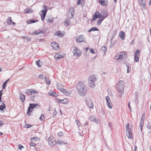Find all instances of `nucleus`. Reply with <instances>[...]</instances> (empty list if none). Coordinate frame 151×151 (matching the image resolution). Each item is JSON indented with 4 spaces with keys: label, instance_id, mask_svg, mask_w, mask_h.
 Masks as SVG:
<instances>
[{
    "label": "nucleus",
    "instance_id": "nucleus-1",
    "mask_svg": "<svg viewBox=\"0 0 151 151\" xmlns=\"http://www.w3.org/2000/svg\"><path fill=\"white\" fill-rule=\"evenodd\" d=\"M76 87L79 94L81 96H85L87 92L84 83L82 81H79L76 84Z\"/></svg>",
    "mask_w": 151,
    "mask_h": 151
},
{
    "label": "nucleus",
    "instance_id": "nucleus-2",
    "mask_svg": "<svg viewBox=\"0 0 151 151\" xmlns=\"http://www.w3.org/2000/svg\"><path fill=\"white\" fill-rule=\"evenodd\" d=\"M124 83L123 81H119L116 86V90L119 92V95L120 97H122L124 93Z\"/></svg>",
    "mask_w": 151,
    "mask_h": 151
},
{
    "label": "nucleus",
    "instance_id": "nucleus-3",
    "mask_svg": "<svg viewBox=\"0 0 151 151\" xmlns=\"http://www.w3.org/2000/svg\"><path fill=\"white\" fill-rule=\"evenodd\" d=\"M96 81V77L95 75H92L90 76L88 78V83L90 87L92 88L94 87L95 82Z\"/></svg>",
    "mask_w": 151,
    "mask_h": 151
},
{
    "label": "nucleus",
    "instance_id": "nucleus-4",
    "mask_svg": "<svg viewBox=\"0 0 151 151\" xmlns=\"http://www.w3.org/2000/svg\"><path fill=\"white\" fill-rule=\"evenodd\" d=\"M74 13V7H70L68 12V16L70 17V19H72L73 18Z\"/></svg>",
    "mask_w": 151,
    "mask_h": 151
},
{
    "label": "nucleus",
    "instance_id": "nucleus-5",
    "mask_svg": "<svg viewBox=\"0 0 151 151\" xmlns=\"http://www.w3.org/2000/svg\"><path fill=\"white\" fill-rule=\"evenodd\" d=\"M85 99L87 105L89 107L92 109L93 107V104L91 99L89 98L86 97Z\"/></svg>",
    "mask_w": 151,
    "mask_h": 151
},
{
    "label": "nucleus",
    "instance_id": "nucleus-6",
    "mask_svg": "<svg viewBox=\"0 0 151 151\" xmlns=\"http://www.w3.org/2000/svg\"><path fill=\"white\" fill-rule=\"evenodd\" d=\"M140 53L139 50L137 49L135 51L134 54V61L136 62H138L139 60V56L140 55Z\"/></svg>",
    "mask_w": 151,
    "mask_h": 151
},
{
    "label": "nucleus",
    "instance_id": "nucleus-7",
    "mask_svg": "<svg viewBox=\"0 0 151 151\" xmlns=\"http://www.w3.org/2000/svg\"><path fill=\"white\" fill-rule=\"evenodd\" d=\"M49 145L51 147L54 146L56 143V142L54 140V138L49 137L48 140Z\"/></svg>",
    "mask_w": 151,
    "mask_h": 151
},
{
    "label": "nucleus",
    "instance_id": "nucleus-8",
    "mask_svg": "<svg viewBox=\"0 0 151 151\" xmlns=\"http://www.w3.org/2000/svg\"><path fill=\"white\" fill-rule=\"evenodd\" d=\"M44 8L45 9L42 11V15H41V19L42 21H43L44 20L45 17L48 10L47 8V7L45 6H44Z\"/></svg>",
    "mask_w": 151,
    "mask_h": 151
},
{
    "label": "nucleus",
    "instance_id": "nucleus-9",
    "mask_svg": "<svg viewBox=\"0 0 151 151\" xmlns=\"http://www.w3.org/2000/svg\"><path fill=\"white\" fill-rule=\"evenodd\" d=\"M85 38L83 35H81L77 36L76 41L79 43L84 42Z\"/></svg>",
    "mask_w": 151,
    "mask_h": 151
},
{
    "label": "nucleus",
    "instance_id": "nucleus-10",
    "mask_svg": "<svg viewBox=\"0 0 151 151\" xmlns=\"http://www.w3.org/2000/svg\"><path fill=\"white\" fill-rule=\"evenodd\" d=\"M106 99L108 106L110 108H112V104L110 100V98L108 96L106 97Z\"/></svg>",
    "mask_w": 151,
    "mask_h": 151
},
{
    "label": "nucleus",
    "instance_id": "nucleus-11",
    "mask_svg": "<svg viewBox=\"0 0 151 151\" xmlns=\"http://www.w3.org/2000/svg\"><path fill=\"white\" fill-rule=\"evenodd\" d=\"M99 2L101 6H106L108 4V0H99Z\"/></svg>",
    "mask_w": 151,
    "mask_h": 151
},
{
    "label": "nucleus",
    "instance_id": "nucleus-12",
    "mask_svg": "<svg viewBox=\"0 0 151 151\" xmlns=\"http://www.w3.org/2000/svg\"><path fill=\"white\" fill-rule=\"evenodd\" d=\"M126 134L127 136L129 138L132 139V136L131 129L129 130H126Z\"/></svg>",
    "mask_w": 151,
    "mask_h": 151
},
{
    "label": "nucleus",
    "instance_id": "nucleus-13",
    "mask_svg": "<svg viewBox=\"0 0 151 151\" xmlns=\"http://www.w3.org/2000/svg\"><path fill=\"white\" fill-rule=\"evenodd\" d=\"M62 53L61 52H60L59 53H58L57 54H56L55 55V58L57 60H59L60 58H64L65 57V55H62Z\"/></svg>",
    "mask_w": 151,
    "mask_h": 151
},
{
    "label": "nucleus",
    "instance_id": "nucleus-14",
    "mask_svg": "<svg viewBox=\"0 0 151 151\" xmlns=\"http://www.w3.org/2000/svg\"><path fill=\"white\" fill-rule=\"evenodd\" d=\"M51 45L52 48L55 50L57 49L58 48H59V45L55 42H52Z\"/></svg>",
    "mask_w": 151,
    "mask_h": 151
},
{
    "label": "nucleus",
    "instance_id": "nucleus-15",
    "mask_svg": "<svg viewBox=\"0 0 151 151\" xmlns=\"http://www.w3.org/2000/svg\"><path fill=\"white\" fill-rule=\"evenodd\" d=\"M101 13L103 16L102 19H104L107 17L108 13L106 10H103L101 12Z\"/></svg>",
    "mask_w": 151,
    "mask_h": 151
},
{
    "label": "nucleus",
    "instance_id": "nucleus-16",
    "mask_svg": "<svg viewBox=\"0 0 151 151\" xmlns=\"http://www.w3.org/2000/svg\"><path fill=\"white\" fill-rule=\"evenodd\" d=\"M58 100L59 103L63 104H66L68 103V101L66 99H58Z\"/></svg>",
    "mask_w": 151,
    "mask_h": 151
},
{
    "label": "nucleus",
    "instance_id": "nucleus-17",
    "mask_svg": "<svg viewBox=\"0 0 151 151\" xmlns=\"http://www.w3.org/2000/svg\"><path fill=\"white\" fill-rule=\"evenodd\" d=\"M29 106L31 108V109H33L35 107L38 108L39 107L40 105L37 104H29Z\"/></svg>",
    "mask_w": 151,
    "mask_h": 151
},
{
    "label": "nucleus",
    "instance_id": "nucleus-18",
    "mask_svg": "<svg viewBox=\"0 0 151 151\" xmlns=\"http://www.w3.org/2000/svg\"><path fill=\"white\" fill-rule=\"evenodd\" d=\"M90 119L91 121L97 123L98 122V121L97 119L96 118V117L95 116H91L90 117Z\"/></svg>",
    "mask_w": 151,
    "mask_h": 151
},
{
    "label": "nucleus",
    "instance_id": "nucleus-19",
    "mask_svg": "<svg viewBox=\"0 0 151 151\" xmlns=\"http://www.w3.org/2000/svg\"><path fill=\"white\" fill-rule=\"evenodd\" d=\"M126 54L125 52H123L120 53V54L119 55L117 59H123L124 58V56Z\"/></svg>",
    "mask_w": 151,
    "mask_h": 151
},
{
    "label": "nucleus",
    "instance_id": "nucleus-20",
    "mask_svg": "<svg viewBox=\"0 0 151 151\" xmlns=\"http://www.w3.org/2000/svg\"><path fill=\"white\" fill-rule=\"evenodd\" d=\"M125 33L124 32L122 31L120 32L119 34V36L122 40H124L125 38Z\"/></svg>",
    "mask_w": 151,
    "mask_h": 151
},
{
    "label": "nucleus",
    "instance_id": "nucleus-21",
    "mask_svg": "<svg viewBox=\"0 0 151 151\" xmlns=\"http://www.w3.org/2000/svg\"><path fill=\"white\" fill-rule=\"evenodd\" d=\"M7 23L8 24H9L10 25H11L12 24H14V25L16 24L13 22L11 19V17H9L8 18V20L7 21Z\"/></svg>",
    "mask_w": 151,
    "mask_h": 151
},
{
    "label": "nucleus",
    "instance_id": "nucleus-22",
    "mask_svg": "<svg viewBox=\"0 0 151 151\" xmlns=\"http://www.w3.org/2000/svg\"><path fill=\"white\" fill-rule=\"evenodd\" d=\"M81 53L82 52L80 50V52L78 50L74 53V55L76 57H78L81 55Z\"/></svg>",
    "mask_w": 151,
    "mask_h": 151
},
{
    "label": "nucleus",
    "instance_id": "nucleus-23",
    "mask_svg": "<svg viewBox=\"0 0 151 151\" xmlns=\"http://www.w3.org/2000/svg\"><path fill=\"white\" fill-rule=\"evenodd\" d=\"M48 94L50 96L55 97H57L58 95V94L57 93L54 92L52 91L51 92H48Z\"/></svg>",
    "mask_w": 151,
    "mask_h": 151
},
{
    "label": "nucleus",
    "instance_id": "nucleus-24",
    "mask_svg": "<svg viewBox=\"0 0 151 151\" xmlns=\"http://www.w3.org/2000/svg\"><path fill=\"white\" fill-rule=\"evenodd\" d=\"M55 35L58 36H60L61 37H62L64 35L63 33L61 32L60 31H57Z\"/></svg>",
    "mask_w": 151,
    "mask_h": 151
},
{
    "label": "nucleus",
    "instance_id": "nucleus-25",
    "mask_svg": "<svg viewBox=\"0 0 151 151\" xmlns=\"http://www.w3.org/2000/svg\"><path fill=\"white\" fill-rule=\"evenodd\" d=\"M33 92L32 89H26V93L27 94L30 95H33Z\"/></svg>",
    "mask_w": 151,
    "mask_h": 151
},
{
    "label": "nucleus",
    "instance_id": "nucleus-26",
    "mask_svg": "<svg viewBox=\"0 0 151 151\" xmlns=\"http://www.w3.org/2000/svg\"><path fill=\"white\" fill-rule=\"evenodd\" d=\"M62 91H63L62 92L66 95H69L70 94V91L66 90L64 89H62Z\"/></svg>",
    "mask_w": 151,
    "mask_h": 151
},
{
    "label": "nucleus",
    "instance_id": "nucleus-27",
    "mask_svg": "<svg viewBox=\"0 0 151 151\" xmlns=\"http://www.w3.org/2000/svg\"><path fill=\"white\" fill-rule=\"evenodd\" d=\"M20 99L21 101L24 102V101L25 99V96L24 95L21 94L19 95Z\"/></svg>",
    "mask_w": 151,
    "mask_h": 151
},
{
    "label": "nucleus",
    "instance_id": "nucleus-28",
    "mask_svg": "<svg viewBox=\"0 0 151 151\" xmlns=\"http://www.w3.org/2000/svg\"><path fill=\"white\" fill-rule=\"evenodd\" d=\"M10 81V79L9 78L2 85V87L3 89H4L6 86L7 83Z\"/></svg>",
    "mask_w": 151,
    "mask_h": 151
},
{
    "label": "nucleus",
    "instance_id": "nucleus-29",
    "mask_svg": "<svg viewBox=\"0 0 151 151\" xmlns=\"http://www.w3.org/2000/svg\"><path fill=\"white\" fill-rule=\"evenodd\" d=\"M64 24L65 26L67 27L71 24V22L69 21V19H68V20L67 19H66V20H65Z\"/></svg>",
    "mask_w": 151,
    "mask_h": 151
},
{
    "label": "nucleus",
    "instance_id": "nucleus-30",
    "mask_svg": "<svg viewBox=\"0 0 151 151\" xmlns=\"http://www.w3.org/2000/svg\"><path fill=\"white\" fill-rule=\"evenodd\" d=\"M37 22V21L36 20L33 19H31L27 21V23L28 24H32V23H34L36 22Z\"/></svg>",
    "mask_w": 151,
    "mask_h": 151
},
{
    "label": "nucleus",
    "instance_id": "nucleus-31",
    "mask_svg": "<svg viewBox=\"0 0 151 151\" xmlns=\"http://www.w3.org/2000/svg\"><path fill=\"white\" fill-rule=\"evenodd\" d=\"M32 109H31V107L29 106L28 107V109L27 110V114L28 115H30V112H32Z\"/></svg>",
    "mask_w": 151,
    "mask_h": 151
},
{
    "label": "nucleus",
    "instance_id": "nucleus-32",
    "mask_svg": "<svg viewBox=\"0 0 151 151\" xmlns=\"http://www.w3.org/2000/svg\"><path fill=\"white\" fill-rule=\"evenodd\" d=\"M46 19L47 21V23H51L53 22V20L52 19H51V16L47 17L46 18Z\"/></svg>",
    "mask_w": 151,
    "mask_h": 151
},
{
    "label": "nucleus",
    "instance_id": "nucleus-33",
    "mask_svg": "<svg viewBox=\"0 0 151 151\" xmlns=\"http://www.w3.org/2000/svg\"><path fill=\"white\" fill-rule=\"evenodd\" d=\"M24 12L25 13H32L33 11L29 9H27L24 10Z\"/></svg>",
    "mask_w": 151,
    "mask_h": 151
},
{
    "label": "nucleus",
    "instance_id": "nucleus-34",
    "mask_svg": "<svg viewBox=\"0 0 151 151\" xmlns=\"http://www.w3.org/2000/svg\"><path fill=\"white\" fill-rule=\"evenodd\" d=\"M144 121H141L139 124L140 128L141 131L142 130L144 124Z\"/></svg>",
    "mask_w": 151,
    "mask_h": 151
},
{
    "label": "nucleus",
    "instance_id": "nucleus-35",
    "mask_svg": "<svg viewBox=\"0 0 151 151\" xmlns=\"http://www.w3.org/2000/svg\"><path fill=\"white\" fill-rule=\"evenodd\" d=\"M106 47L105 46H102L101 49V51L102 52L104 53V54L105 53L106 51Z\"/></svg>",
    "mask_w": 151,
    "mask_h": 151
},
{
    "label": "nucleus",
    "instance_id": "nucleus-36",
    "mask_svg": "<svg viewBox=\"0 0 151 151\" xmlns=\"http://www.w3.org/2000/svg\"><path fill=\"white\" fill-rule=\"evenodd\" d=\"M30 139H32V142H35L39 140V138L37 137L31 138Z\"/></svg>",
    "mask_w": 151,
    "mask_h": 151
},
{
    "label": "nucleus",
    "instance_id": "nucleus-37",
    "mask_svg": "<svg viewBox=\"0 0 151 151\" xmlns=\"http://www.w3.org/2000/svg\"><path fill=\"white\" fill-rule=\"evenodd\" d=\"M6 108V106L5 104H3V105L1 104L0 105V110L1 111H3L4 112V109Z\"/></svg>",
    "mask_w": 151,
    "mask_h": 151
},
{
    "label": "nucleus",
    "instance_id": "nucleus-38",
    "mask_svg": "<svg viewBox=\"0 0 151 151\" xmlns=\"http://www.w3.org/2000/svg\"><path fill=\"white\" fill-rule=\"evenodd\" d=\"M145 0H139V3L141 6H143V5L145 4Z\"/></svg>",
    "mask_w": 151,
    "mask_h": 151
},
{
    "label": "nucleus",
    "instance_id": "nucleus-39",
    "mask_svg": "<svg viewBox=\"0 0 151 151\" xmlns=\"http://www.w3.org/2000/svg\"><path fill=\"white\" fill-rule=\"evenodd\" d=\"M78 50L79 51V52H80V50L78 49L77 47L75 46H74L73 47V49L72 51V52H73V53L76 52V51Z\"/></svg>",
    "mask_w": 151,
    "mask_h": 151
},
{
    "label": "nucleus",
    "instance_id": "nucleus-40",
    "mask_svg": "<svg viewBox=\"0 0 151 151\" xmlns=\"http://www.w3.org/2000/svg\"><path fill=\"white\" fill-rule=\"evenodd\" d=\"M44 115V114H42L40 117L39 119L41 121H43L45 119Z\"/></svg>",
    "mask_w": 151,
    "mask_h": 151
},
{
    "label": "nucleus",
    "instance_id": "nucleus-41",
    "mask_svg": "<svg viewBox=\"0 0 151 151\" xmlns=\"http://www.w3.org/2000/svg\"><path fill=\"white\" fill-rule=\"evenodd\" d=\"M57 114V112L55 109L52 112V117L53 118L55 117Z\"/></svg>",
    "mask_w": 151,
    "mask_h": 151
},
{
    "label": "nucleus",
    "instance_id": "nucleus-42",
    "mask_svg": "<svg viewBox=\"0 0 151 151\" xmlns=\"http://www.w3.org/2000/svg\"><path fill=\"white\" fill-rule=\"evenodd\" d=\"M99 12H96L95 14L93 15V16L95 17H96V18H99L98 15H99Z\"/></svg>",
    "mask_w": 151,
    "mask_h": 151
},
{
    "label": "nucleus",
    "instance_id": "nucleus-43",
    "mask_svg": "<svg viewBox=\"0 0 151 151\" xmlns=\"http://www.w3.org/2000/svg\"><path fill=\"white\" fill-rule=\"evenodd\" d=\"M104 19H99V20L97 21L96 24L97 25H99L102 22V21L104 20Z\"/></svg>",
    "mask_w": 151,
    "mask_h": 151
},
{
    "label": "nucleus",
    "instance_id": "nucleus-44",
    "mask_svg": "<svg viewBox=\"0 0 151 151\" xmlns=\"http://www.w3.org/2000/svg\"><path fill=\"white\" fill-rule=\"evenodd\" d=\"M45 79L46 81V84L48 85H50V81L49 79H47L46 77H45Z\"/></svg>",
    "mask_w": 151,
    "mask_h": 151
},
{
    "label": "nucleus",
    "instance_id": "nucleus-45",
    "mask_svg": "<svg viewBox=\"0 0 151 151\" xmlns=\"http://www.w3.org/2000/svg\"><path fill=\"white\" fill-rule=\"evenodd\" d=\"M91 29H92V31H99V29L96 27H93L91 28Z\"/></svg>",
    "mask_w": 151,
    "mask_h": 151
},
{
    "label": "nucleus",
    "instance_id": "nucleus-46",
    "mask_svg": "<svg viewBox=\"0 0 151 151\" xmlns=\"http://www.w3.org/2000/svg\"><path fill=\"white\" fill-rule=\"evenodd\" d=\"M147 128L148 129H151V122H149L147 124Z\"/></svg>",
    "mask_w": 151,
    "mask_h": 151
},
{
    "label": "nucleus",
    "instance_id": "nucleus-47",
    "mask_svg": "<svg viewBox=\"0 0 151 151\" xmlns=\"http://www.w3.org/2000/svg\"><path fill=\"white\" fill-rule=\"evenodd\" d=\"M40 60H39L37 61H36V65L39 68H40L41 67V66L40 64Z\"/></svg>",
    "mask_w": 151,
    "mask_h": 151
},
{
    "label": "nucleus",
    "instance_id": "nucleus-48",
    "mask_svg": "<svg viewBox=\"0 0 151 151\" xmlns=\"http://www.w3.org/2000/svg\"><path fill=\"white\" fill-rule=\"evenodd\" d=\"M25 127L27 128H29L32 127V126L30 124H25Z\"/></svg>",
    "mask_w": 151,
    "mask_h": 151
},
{
    "label": "nucleus",
    "instance_id": "nucleus-49",
    "mask_svg": "<svg viewBox=\"0 0 151 151\" xmlns=\"http://www.w3.org/2000/svg\"><path fill=\"white\" fill-rule=\"evenodd\" d=\"M45 76L43 75H40L39 76L38 78L45 79Z\"/></svg>",
    "mask_w": 151,
    "mask_h": 151
},
{
    "label": "nucleus",
    "instance_id": "nucleus-50",
    "mask_svg": "<svg viewBox=\"0 0 151 151\" xmlns=\"http://www.w3.org/2000/svg\"><path fill=\"white\" fill-rule=\"evenodd\" d=\"M34 142H32V140L31 142L30 143V146H32L35 147L36 146V144Z\"/></svg>",
    "mask_w": 151,
    "mask_h": 151
},
{
    "label": "nucleus",
    "instance_id": "nucleus-51",
    "mask_svg": "<svg viewBox=\"0 0 151 151\" xmlns=\"http://www.w3.org/2000/svg\"><path fill=\"white\" fill-rule=\"evenodd\" d=\"M64 135L63 133L62 132H59L58 134V136H62Z\"/></svg>",
    "mask_w": 151,
    "mask_h": 151
},
{
    "label": "nucleus",
    "instance_id": "nucleus-52",
    "mask_svg": "<svg viewBox=\"0 0 151 151\" xmlns=\"http://www.w3.org/2000/svg\"><path fill=\"white\" fill-rule=\"evenodd\" d=\"M32 90L33 91V93L34 94L37 95L38 93V92L36 90L32 89Z\"/></svg>",
    "mask_w": 151,
    "mask_h": 151
},
{
    "label": "nucleus",
    "instance_id": "nucleus-53",
    "mask_svg": "<svg viewBox=\"0 0 151 151\" xmlns=\"http://www.w3.org/2000/svg\"><path fill=\"white\" fill-rule=\"evenodd\" d=\"M129 124L128 123L126 125V130H129L130 129L129 128Z\"/></svg>",
    "mask_w": 151,
    "mask_h": 151
},
{
    "label": "nucleus",
    "instance_id": "nucleus-54",
    "mask_svg": "<svg viewBox=\"0 0 151 151\" xmlns=\"http://www.w3.org/2000/svg\"><path fill=\"white\" fill-rule=\"evenodd\" d=\"M145 114H142V119H141V121H144V119L145 118Z\"/></svg>",
    "mask_w": 151,
    "mask_h": 151
},
{
    "label": "nucleus",
    "instance_id": "nucleus-55",
    "mask_svg": "<svg viewBox=\"0 0 151 151\" xmlns=\"http://www.w3.org/2000/svg\"><path fill=\"white\" fill-rule=\"evenodd\" d=\"M76 123L77 124L78 126H80L81 124V123L78 120H76Z\"/></svg>",
    "mask_w": 151,
    "mask_h": 151
},
{
    "label": "nucleus",
    "instance_id": "nucleus-56",
    "mask_svg": "<svg viewBox=\"0 0 151 151\" xmlns=\"http://www.w3.org/2000/svg\"><path fill=\"white\" fill-rule=\"evenodd\" d=\"M24 147L23 146V145H18V148H19V149L20 150H21L22 149V148H24Z\"/></svg>",
    "mask_w": 151,
    "mask_h": 151
},
{
    "label": "nucleus",
    "instance_id": "nucleus-57",
    "mask_svg": "<svg viewBox=\"0 0 151 151\" xmlns=\"http://www.w3.org/2000/svg\"><path fill=\"white\" fill-rule=\"evenodd\" d=\"M90 52L91 53H92V54H96V53L95 52H94V51L93 49H90Z\"/></svg>",
    "mask_w": 151,
    "mask_h": 151
},
{
    "label": "nucleus",
    "instance_id": "nucleus-58",
    "mask_svg": "<svg viewBox=\"0 0 151 151\" xmlns=\"http://www.w3.org/2000/svg\"><path fill=\"white\" fill-rule=\"evenodd\" d=\"M4 124V123H3V122L2 120L0 121V126L1 127Z\"/></svg>",
    "mask_w": 151,
    "mask_h": 151
},
{
    "label": "nucleus",
    "instance_id": "nucleus-59",
    "mask_svg": "<svg viewBox=\"0 0 151 151\" xmlns=\"http://www.w3.org/2000/svg\"><path fill=\"white\" fill-rule=\"evenodd\" d=\"M3 89L1 90L0 91V99L1 100V96L2 95V92H3Z\"/></svg>",
    "mask_w": 151,
    "mask_h": 151
},
{
    "label": "nucleus",
    "instance_id": "nucleus-60",
    "mask_svg": "<svg viewBox=\"0 0 151 151\" xmlns=\"http://www.w3.org/2000/svg\"><path fill=\"white\" fill-rule=\"evenodd\" d=\"M61 140H59V141H58V142H56V143H57L58 144H60V145H62V143H61Z\"/></svg>",
    "mask_w": 151,
    "mask_h": 151
},
{
    "label": "nucleus",
    "instance_id": "nucleus-61",
    "mask_svg": "<svg viewBox=\"0 0 151 151\" xmlns=\"http://www.w3.org/2000/svg\"><path fill=\"white\" fill-rule=\"evenodd\" d=\"M127 65V73H129V66L127 65Z\"/></svg>",
    "mask_w": 151,
    "mask_h": 151
},
{
    "label": "nucleus",
    "instance_id": "nucleus-62",
    "mask_svg": "<svg viewBox=\"0 0 151 151\" xmlns=\"http://www.w3.org/2000/svg\"><path fill=\"white\" fill-rule=\"evenodd\" d=\"M99 15H98V17H99V18H100L101 19H102V15L101 14V13H100V14H99Z\"/></svg>",
    "mask_w": 151,
    "mask_h": 151
},
{
    "label": "nucleus",
    "instance_id": "nucleus-63",
    "mask_svg": "<svg viewBox=\"0 0 151 151\" xmlns=\"http://www.w3.org/2000/svg\"><path fill=\"white\" fill-rule=\"evenodd\" d=\"M97 18H96V17H95L94 16H93V18L91 21V22H92L93 21H95L96 20V19Z\"/></svg>",
    "mask_w": 151,
    "mask_h": 151
},
{
    "label": "nucleus",
    "instance_id": "nucleus-64",
    "mask_svg": "<svg viewBox=\"0 0 151 151\" xmlns=\"http://www.w3.org/2000/svg\"><path fill=\"white\" fill-rule=\"evenodd\" d=\"M81 0H78L77 2V4L78 5H79L80 4Z\"/></svg>",
    "mask_w": 151,
    "mask_h": 151
}]
</instances>
